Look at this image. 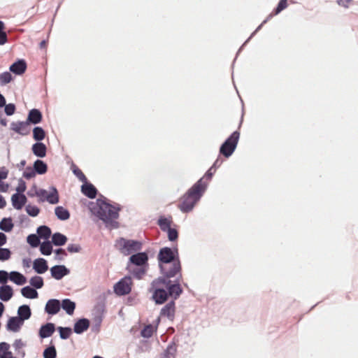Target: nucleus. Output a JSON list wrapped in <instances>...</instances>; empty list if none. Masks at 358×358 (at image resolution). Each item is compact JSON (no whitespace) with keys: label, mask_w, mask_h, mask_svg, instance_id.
I'll list each match as a JSON object with an SVG mask.
<instances>
[{"label":"nucleus","mask_w":358,"mask_h":358,"mask_svg":"<svg viewBox=\"0 0 358 358\" xmlns=\"http://www.w3.org/2000/svg\"><path fill=\"white\" fill-rule=\"evenodd\" d=\"M158 259L162 273L167 278H171L179 274L181 278V266L178 259H175L173 250L169 248L160 250Z\"/></svg>","instance_id":"obj_1"},{"label":"nucleus","mask_w":358,"mask_h":358,"mask_svg":"<svg viewBox=\"0 0 358 358\" xmlns=\"http://www.w3.org/2000/svg\"><path fill=\"white\" fill-rule=\"evenodd\" d=\"M204 192L205 191L201 189L200 187L194 184L188 192L181 197L178 208L184 213L189 212L192 210L196 203L200 199Z\"/></svg>","instance_id":"obj_2"},{"label":"nucleus","mask_w":358,"mask_h":358,"mask_svg":"<svg viewBox=\"0 0 358 358\" xmlns=\"http://www.w3.org/2000/svg\"><path fill=\"white\" fill-rule=\"evenodd\" d=\"M95 213L106 224L112 227H117V222L115 220L118 217V209L112 205L103 201L97 203Z\"/></svg>","instance_id":"obj_3"},{"label":"nucleus","mask_w":358,"mask_h":358,"mask_svg":"<svg viewBox=\"0 0 358 358\" xmlns=\"http://www.w3.org/2000/svg\"><path fill=\"white\" fill-rule=\"evenodd\" d=\"M169 282L170 280L165 278H158L153 281L155 292L152 297L157 303H163L167 299L169 293L166 287H168Z\"/></svg>","instance_id":"obj_4"},{"label":"nucleus","mask_w":358,"mask_h":358,"mask_svg":"<svg viewBox=\"0 0 358 358\" xmlns=\"http://www.w3.org/2000/svg\"><path fill=\"white\" fill-rule=\"evenodd\" d=\"M115 247L124 255H131L141 248V243L134 240L120 238L116 241Z\"/></svg>","instance_id":"obj_5"},{"label":"nucleus","mask_w":358,"mask_h":358,"mask_svg":"<svg viewBox=\"0 0 358 358\" xmlns=\"http://www.w3.org/2000/svg\"><path fill=\"white\" fill-rule=\"evenodd\" d=\"M239 138L240 133L238 131L233 132L221 145L220 153L226 158L229 157L236 150Z\"/></svg>","instance_id":"obj_6"},{"label":"nucleus","mask_w":358,"mask_h":358,"mask_svg":"<svg viewBox=\"0 0 358 358\" xmlns=\"http://www.w3.org/2000/svg\"><path fill=\"white\" fill-rule=\"evenodd\" d=\"M132 285L131 278L125 276L114 285V292L119 296L128 294L131 290Z\"/></svg>","instance_id":"obj_7"},{"label":"nucleus","mask_w":358,"mask_h":358,"mask_svg":"<svg viewBox=\"0 0 358 358\" xmlns=\"http://www.w3.org/2000/svg\"><path fill=\"white\" fill-rule=\"evenodd\" d=\"M10 127L12 130L22 136L27 135L30 132L29 124L27 121L12 122Z\"/></svg>","instance_id":"obj_8"},{"label":"nucleus","mask_w":358,"mask_h":358,"mask_svg":"<svg viewBox=\"0 0 358 358\" xmlns=\"http://www.w3.org/2000/svg\"><path fill=\"white\" fill-rule=\"evenodd\" d=\"M216 169L211 166L206 173L195 184L201 187L203 190L206 191V187L208 185L209 181L211 180L213 175L215 173Z\"/></svg>","instance_id":"obj_9"},{"label":"nucleus","mask_w":358,"mask_h":358,"mask_svg":"<svg viewBox=\"0 0 358 358\" xmlns=\"http://www.w3.org/2000/svg\"><path fill=\"white\" fill-rule=\"evenodd\" d=\"M148 257L145 252H138L130 257L129 261L134 265L143 266L148 264Z\"/></svg>","instance_id":"obj_10"},{"label":"nucleus","mask_w":358,"mask_h":358,"mask_svg":"<svg viewBox=\"0 0 358 358\" xmlns=\"http://www.w3.org/2000/svg\"><path fill=\"white\" fill-rule=\"evenodd\" d=\"M27 199L24 194L16 193L12 195L11 201L13 207L20 210L27 203Z\"/></svg>","instance_id":"obj_11"},{"label":"nucleus","mask_w":358,"mask_h":358,"mask_svg":"<svg viewBox=\"0 0 358 358\" xmlns=\"http://www.w3.org/2000/svg\"><path fill=\"white\" fill-rule=\"evenodd\" d=\"M61 308V303L57 299H50L48 301L45 310L50 315L57 314Z\"/></svg>","instance_id":"obj_12"},{"label":"nucleus","mask_w":358,"mask_h":358,"mask_svg":"<svg viewBox=\"0 0 358 358\" xmlns=\"http://www.w3.org/2000/svg\"><path fill=\"white\" fill-rule=\"evenodd\" d=\"M50 271L52 276L57 280L62 279L69 273L68 269L63 265L55 266L51 268Z\"/></svg>","instance_id":"obj_13"},{"label":"nucleus","mask_w":358,"mask_h":358,"mask_svg":"<svg viewBox=\"0 0 358 358\" xmlns=\"http://www.w3.org/2000/svg\"><path fill=\"white\" fill-rule=\"evenodd\" d=\"M81 192L87 197L94 199L96 196L97 190L92 184L88 183L86 181L84 182V184L81 186Z\"/></svg>","instance_id":"obj_14"},{"label":"nucleus","mask_w":358,"mask_h":358,"mask_svg":"<svg viewBox=\"0 0 358 358\" xmlns=\"http://www.w3.org/2000/svg\"><path fill=\"white\" fill-rule=\"evenodd\" d=\"M27 69V64L24 60H19L10 66V71L17 75L24 73Z\"/></svg>","instance_id":"obj_15"},{"label":"nucleus","mask_w":358,"mask_h":358,"mask_svg":"<svg viewBox=\"0 0 358 358\" xmlns=\"http://www.w3.org/2000/svg\"><path fill=\"white\" fill-rule=\"evenodd\" d=\"M22 323L18 317H12L8 320L6 327L8 330L16 332L19 331Z\"/></svg>","instance_id":"obj_16"},{"label":"nucleus","mask_w":358,"mask_h":358,"mask_svg":"<svg viewBox=\"0 0 358 358\" xmlns=\"http://www.w3.org/2000/svg\"><path fill=\"white\" fill-rule=\"evenodd\" d=\"M33 267L36 272L40 274L44 273L48 269L47 262L43 258L36 259Z\"/></svg>","instance_id":"obj_17"},{"label":"nucleus","mask_w":358,"mask_h":358,"mask_svg":"<svg viewBox=\"0 0 358 358\" xmlns=\"http://www.w3.org/2000/svg\"><path fill=\"white\" fill-rule=\"evenodd\" d=\"M33 153L38 157H44L46 155L47 148L43 143H36L32 145Z\"/></svg>","instance_id":"obj_18"},{"label":"nucleus","mask_w":358,"mask_h":358,"mask_svg":"<svg viewBox=\"0 0 358 358\" xmlns=\"http://www.w3.org/2000/svg\"><path fill=\"white\" fill-rule=\"evenodd\" d=\"M13 295V289L10 285L0 287V299L3 301H9Z\"/></svg>","instance_id":"obj_19"},{"label":"nucleus","mask_w":358,"mask_h":358,"mask_svg":"<svg viewBox=\"0 0 358 358\" xmlns=\"http://www.w3.org/2000/svg\"><path fill=\"white\" fill-rule=\"evenodd\" d=\"M166 289H168L169 295L174 299H177L182 293V289L179 285V280H177L176 284L173 285H171L170 282L168 287H166Z\"/></svg>","instance_id":"obj_20"},{"label":"nucleus","mask_w":358,"mask_h":358,"mask_svg":"<svg viewBox=\"0 0 358 358\" xmlns=\"http://www.w3.org/2000/svg\"><path fill=\"white\" fill-rule=\"evenodd\" d=\"M42 120V114L38 109H32L29 111L27 122L32 124H38Z\"/></svg>","instance_id":"obj_21"},{"label":"nucleus","mask_w":358,"mask_h":358,"mask_svg":"<svg viewBox=\"0 0 358 358\" xmlns=\"http://www.w3.org/2000/svg\"><path fill=\"white\" fill-rule=\"evenodd\" d=\"M55 331V325L52 323H48L42 326L39 331V336L41 338H47L52 336Z\"/></svg>","instance_id":"obj_22"},{"label":"nucleus","mask_w":358,"mask_h":358,"mask_svg":"<svg viewBox=\"0 0 358 358\" xmlns=\"http://www.w3.org/2000/svg\"><path fill=\"white\" fill-rule=\"evenodd\" d=\"M90 327V322L87 319H80L75 323L74 331L76 334H81L86 331Z\"/></svg>","instance_id":"obj_23"},{"label":"nucleus","mask_w":358,"mask_h":358,"mask_svg":"<svg viewBox=\"0 0 358 358\" xmlns=\"http://www.w3.org/2000/svg\"><path fill=\"white\" fill-rule=\"evenodd\" d=\"M175 313V303L173 301L167 303L161 310V315L173 319Z\"/></svg>","instance_id":"obj_24"},{"label":"nucleus","mask_w":358,"mask_h":358,"mask_svg":"<svg viewBox=\"0 0 358 358\" xmlns=\"http://www.w3.org/2000/svg\"><path fill=\"white\" fill-rule=\"evenodd\" d=\"M10 280L18 285H22L26 283V278L17 271H12L9 274Z\"/></svg>","instance_id":"obj_25"},{"label":"nucleus","mask_w":358,"mask_h":358,"mask_svg":"<svg viewBox=\"0 0 358 358\" xmlns=\"http://www.w3.org/2000/svg\"><path fill=\"white\" fill-rule=\"evenodd\" d=\"M0 358H15L10 350V345L6 342L0 343Z\"/></svg>","instance_id":"obj_26"},{"label":"nucleus","mask_w":358,"mask_h":358,"mask_svg":"<svg viewBox=\"0 0 358 358\" xmlns=\"http://www.w3.org/2000/svg\"><path fill=\"white\" fill-rule=\"evenodd\" d=\"M62 308L66 312L68 315H73L76 308V303L69 299H64L61 303Z\"/></svg>","instance_id":"obj_27"},{"label":"nucleus","mask_w":358,"mask_h":358,"mask_svg":"<svg viewBox=\"0 0 358 358\" xmlns=\"http://www.w3.org/2000/svg\"><path fill=\"white\" fill-rule=\"evenodd\" d=\"M17 313L19 315L18 317L22 322L24 320H28L31 316V310L27 305L20 306Z\"/></svg>","instance_id":"obj_28"},{"label":"nucleus","mask_w":358,"mask_h":358,"mask_svg":"<svg viewBox=\"0 0 358 358\" xmlns=\"http://www.w3.org/2000/svg\"><path fill=\"white\" fill-rule=\"evenodd\" d=\"M55 215L58 217V219L61 220H66L70 217V213L68 210L64 208L62 206H57L55 210Z\"/></svg>","instance_id":"obj_29"},{"label":"nucleus","mask_w":358,"mask_h":358,"mask_svg":"<svg viewBox=\"0 0 358 358\" xmlns=\"http://www.w3.org/2000/svg\"><path fill=\"white\" fill-rule=\"evenodd\" d=\"M21 293L23 296L28 299H36L38 297V292L36 289L27 286L21 289Z\"/></svg>","instance_id":"obj_30"},{"label":"nucleus","mask_w":358,"mask_h":358,"mask_svg":"<svg viewBox=\"0 0 358 358\" xmlns=\"http://www.w3.org/2000/svg\"><path fill=\"white\" fill-rule=\"evenodd\" d=\"M66 241L67 238L60 233H55L52 236V242L55 245H64Z\"/></svg>","instance_id":"obj_31"},{"label":"nucleus","mask_w":358,"mask_h":358,"mask_svg":"<svg viewBox=\"0 0 358 358\" xmlns=\"http://www.w3.org/2000/svg\"><path fill=\"white\" fill-rule=\"evenodd\" d=\"M34 169L37 173L44 174L47 172L48 166L43 161L37 159L34 164Z\"/></svg>","instance_id":"obj_32"},{"label":"nucleus","mask_w":358,"mask_h":358,"mask_svg":"<svg viewBox=\"0 0 358 358\" xmlns=\"http://www.w3.org/2000/svg\"><path fill=\"white\" fill-rule=\"evenodd\" d=\"M14 225L11 218H3L0 222V229L6 232L10 231Z\"/></svg>","instance_id":"obj_33"},{"label":"nucleus","mask_w":358,"mask_h":358,"mask_svg":"<svg viewBox=\"0 0 358 358\" xmlns=\"http://www.w3.org/2000/svg\"><path fill=\"white\" fill-rule=\"evenodd\" d=\"M45 137L44 129L40 127H36L33 129V138L37 141H42Z\"/></svg>","instance_id":"obj_34"},{"label":"nucleus","mask_w":358,"mask_h":358,"mask_svg":"<svg viewBox=\"0 0 358 358\" xmlns=\"http://www.w3.org/2000/svg\"><path fill=\"white\" fill-rule=\"evenodd\" d=\"M37 233L41 238L48 239L51 235V230L47 226H41L38 228Z\"/></svg>","instance_id":"obj_35"},{"label":"nucleus","mask_w":358,"mask_h":358,"mask_svg":"<svg viewBox=\"0 0 358 358\" xmlns=\"http://www.w3.org/2000/svg\"><path fill=\"white\" fill-rule=\"evenodd\" d=\"M171 222H172V221L171 220L166 218V217H161L158 220V224H159L160 229L164 231H166L168 229H169L170 228H171Z\"/></svg>","instance_id":"obj_36"},{"label":"nucleus","mask_w":358,"mask_h":358,"mask_svg":"<svg viewBox=\"0 0 358 358\" xmlns=\"http://www.w3.org/2000/svg\"><path fill=\"white\" fill-rule=\"evenodd\" d=\"M41 252L45 255H50L52 251L51 243L49 241L43 242L40 247Z\"/></svg>","instance_id":"obj_37"},{"label":"nucleus","mask_w":358,"mask_h":358,"mask_svg":"<svg viewBox=\"0 0 358 358\" xmlns=\"http://www.w3.org/2000/svg\"><path fill=\"white\" fill-rule=\"evenodd\" d=\"M155 331V328L152 324L146 325L141 331V336L145 338H150Z\"/></svg>","instance_id":"obj_38"},{"label":"nucleus","mask_w":358,"mask_h":358,"mask_svg":"<svg viewBox=\"0 0 358 358\" xmlns=\"http://www.w3.org/2000/svg\"><path fill=\"white\" fill-rule=\"evenodd\" d=\"M287 6V0H280L278 3L277 8L273 10V12L269 15V17H271L274 15H278L282 10L286 8Z\"/></svg>","instance_id":"obj_39"},{"label":"nucleus","mask_w":358,"mask_h":358,"mask_svg":"<svg viewBox=\"0 0 358 358\" xmlns=\"http://www.w3.org/2000/svg\"><path fill=\"white\" fill-rule=\"evenodd\" d=\"M12 75L9 72H4L0 74V85H5L12 80Z\"/></svg>","instance_id":"obj_40"},{"label":"nucleus","mask_w":358,"mask_h":358,"mask_svg":"<svg viewBox=\"0 0 358 358\" xmlns=\"http://www.w3.org/2000/svg\"><path fill=\"white\" fill-rule=\"evenodd\" d=\"M46 201L50 203L55 204L59 201L58 193L56 189H54L52 192L48 193L47 196Z\"/></svg>","instance_id":"obj_41"},{"label":"nucleus","mask_w":358,"mask_h":358,"mask_svg":"<svg viewBox=\"0 0 358 358\" xmlns=\"http://www.w3.org/2000/svg\"><path fill=\"white\" fill-rule=\"evenodd\" d=\"M30 283L36 289H40L43 286V280L40 276H34L31 278Z\"/></svg>","instance_id":"obj_42"},{"label":"nucleus","mask_w":358,"mask_h":358,"mask_svg":"<svg viewBox=\"0 0 358 358\" xmlns=\"http://www.w3.org/2000/svg\"><path fill=\"white\" fill-rule=\"evenodd\" d=\"M27 214L31 217H36L38 215L40 209L36 206L27 205L25 208Z\"/></svg>","instance_id":"obj_43"},{"label":"nucleus","mask_w":358,"mask_h":358,"mask_svg":"<svg viewBox=\"0 0 358 358\" xmlns=\"http://www.w3.org/2000/svg\"><path fill=\"white\" fill-rule=\"evenodd\" d=\"M57 355L54 346L47 348L43 352L44 358H55Z\"/></svg>","instance_id":"obj_44"},{"label":"nucleus","mask_w":358,"mask_h":358,"mask_svg":"<svg viewBox=\"0 0 358 358\" xmlns=\"http://www.w3.org/2000/svg\"><path fill=\"white\" fill-rule=\"evenodd\" d=\"M27 242L31 246L34 248L37 247L40 243L38 236L35 234L29 235L27 237Z\"/></svg>","instance_id":"obj_45"},{"label":"nucleus","mask_w":358,"mask_h":358,"mask_svg":"<svg viewBox=\"0 0 358 358\" xmlns=\"http://www.w3.org/2000/svg\"><path fill=\"white\" fill-rule=\"evenodd\" d=\"M60 337L62 339H67L71 334V329L69 327H59Z\"/></svg>","instance_id":"obj_46"},{"label":"nucleus","mask_w":358,"mask_h":358,"mask_svg":"<svg viewBox=\"0 0 358 358\" xmlns=\"http://www.w3.org/2000/svg\"><path fill=\"white\" fill-rule=\"evenodd\" d=\"M11 252L8 248H0V261H6L10 259Z\"/></svg>","instance_id":"obj_47"},{"label":"nucleus","mask_w":358,"mask_h":358,"mask_svg":"<svg viewBox=\"0 0 358 358\" xmlns=\"http://www.w3.org/2000/svg\"><path fill=\"white\" fill-rule=\"evenodd\" d=\"M73 172L81 182H84L87 181L86 176L79 168L75 166L73 169Z\"/></svg>","instance_id":"obj_48"},{"label":"nucleus","mask_w":358,"mask_h":358,"mask_svg":"<svg viewBox=\"0 0 358 358\" xmlns=\"http://www.w3.org/2000/svg\"><path fill=\"white\" fill-rule=\"evenodd\" d=\"M166 231L168 233V238L169 241H173L178 238V233L176 229L170 228Z\"/></svg>","instance_id":"obj_49"},{"label":"nucleus","mask_w":358,"mask_h":358,"mask_svg":"<svg viewBox=\"0 0 358 358\" xmlns=\"http://www.w3.org/2000/svg\"><path fill=\"white\" fill-rule=\"evenodd\" d=\"M48 192L45 189H39L36 192V195L40 199L41 201H46Z\"/></svg>","instance_id":"obj_50"},{"label":"nucleus","mask_w":358,"mask_h":358,"mask_svg":"<svg viewBox=\"0 0 358 358\" xmlns=\"http://www.w3.org/2000/svg\"><path fill=\"white\" fill-rule=\"evenodd\" d=\"M15 110V106L13 103L5 105V113L7 115H12Z\"/></svg>","instance_id":"obj_51"},{"label":"nucleus","mask_w":358,"mask_h":358,"mask_svg":"<svg viewBox=\"0 0 358 358\" xmlns=\"http://www.w3.org/2000/svg\"><path fill=\"white\" fill-rule=\"evenodd\" d=\"M35 172L31 168H27L23 173V176L27 179H30L35 176Z\"/></svg>","instance_id":"obj_52"},{"label":"nucleus","mask_w":358,"mask_h":358,"mask_svg":"<svg viewBox=\"0 0 358 358\" xmlns=\"http://www.w3.org/2000/svg\"><path fill=\"white\" fill-rule=\"evenodd\" d=\"M146 270L145 268H140L133 271L134 276L137 278L141 279L143 275H145Z\"/></svg>","instance_id":"obj_53"},{"label":"nucleus","mask_w":358,"mask_h":358,"mask_svg":"<svg viewBox=\"0 0 358 358\" xmlns=\"http://www.w3.org/2000/svg\"><path fill=\"white\" fill-rule=\"evenodd\" d=\"M171 351H175V349L172 347L168 348L166 352L164 353L162 358L174 357V353Z\"/></svg>","instance_id":"obj_54"},{"label":"nucleus","mask_w":358,"mask_h":358,"mask_svg":"<svg viewBox=\"0 0 358 358\" xmlns=\"http://www.w3.org/2000/svg\"><path fill=\"white\" fill-rule=\"evenodd\" d=\"M80 247L79 245H75V244L69 245L67 247V250L71 253L78 252L80 251Z\"/></svg>","instance_id":"obj_55"},{"label":"nucleus","mask_w":358,"mask_h":358,"mask_svg":"<svg viewBox=\"0 0 358 358\" xmlns=\"http://www.w3.org/2000/svg\"><path fill=\"white\" fill-rule=\"evenodd\" d=\"M8 273L5 271H0V283L4 284L7 282Z\"/></svg>","instance_id":"obj_56"},{"label":"nucleus","mask_w":358,"mask_h":358,"mask_svg":"<svg viewBox=\"0 0 358 358\" xmlns=\"http://www.w3.org/2000/svg\"><path fill=\"white\" fill-rule=\"evenodd\" d=\"M7 42V35L5 31H0V45H3Z\"/></svg>","instance_id":"obj_57"},{"label":"nucleus","mask_w":358,"mask_h":358,"mask_svg":"<svg viewBox=\"0 0 358 358\" xmlns=\"http://www.w3.org/2000/svg\"><path fill=\"white\" fill-rule=\"evenodd\" d=\"M13 346L15 348V350H17L23 348L24 343L20 339L15 340V341L13 343Z\"/></svg>","instance_id":"obj_58"},{"label":"nucleus","mask_w":358,"mask_h":358,"mask_svg":"<svg viewBox=\"0 0 358 358\" xmlns=\"http://www.w3.org/2000/svg\"><path fill=\"white\" fill-rule=\"evenodd\" d=\"M7 241L6 236L0 232V247L5 245Z\"/></svg>","instance_id":"obj_59"},{"label":"nucleus","mask_w":358,"mask_h":358,"mask_svg":"<svg viewBox=\"0 0 358 358\" xmlns=\"http://www.w3.org/2000/svg\"><path fill=\"white\" fill-rule=\"evenodd\" d=\"M352 1V0H338V3L339 5H341L344 7H348Z\"/></svg>","instance_id":"obj_60"},{"label":"nucleus","mask_w":358,"mask_h":358,"mask_svg":"<svg viewBox=\"0 0 358 358\" xmlns=\"http://www.w3.org/2000/svg\"><path fill=\"white\" fill-rule=\"evenodd\" d=\"M222 162H223V160L222 159L218 158L215 160V162H214V164L212 166H213L215 169H217V167H220L221 166Z\"/></svg>","instance_id":"obj_61"},{"label":"nucleus","mask_w":358,"mask_h":358,"mask_svg":"<svg viewBox=\"0 0 358 358\" xmlns=\"http://www.w3.org/2000/svg\"><path fill=\"white\" fill-rule=\"evenodd\" d=\"M26 189V186H25V184L23 183L20 185H19L17 187V192L20 194L21 192H24Z\"/></svg>","instance_id":"obj_62"},{"label":"nucleus","mask_w":358,"mask_h":358,"mask_svg":"<svg viewBox=\"0 0 358 358\" xmlns=\"http://www.w3.org/2000/svg\"><path fill=\"white\" fill-rule=\"evenodd\" d=\"M8 189V184H4L3 182L0 183V192H7Z\"/></svg>","instance_id":"obj_63"},{"label":"nucleus","mask_w":358,"mask_h":358,"mask_svg":"<svg viewBox=\"0 0 358 358\" xmlns=\"http://www.w3.org/2000/svg\"><path fill=\"white\" fill-rule=\"evenodd\" d=\"M8 176L7 171H0V181L3 179H6Z\"/></svg>","instance_id":"obj_64"}]
</instances>
